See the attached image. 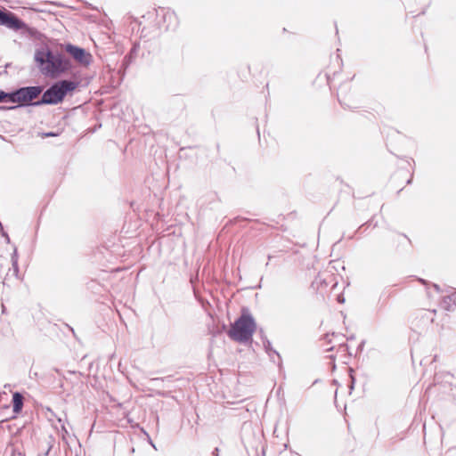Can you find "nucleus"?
<instances>
[{
	"mask_svg": "<svg viewBox=\"0 0 456 456\" xmlns=\"http://www.w3.org/2000/svg\"><path fill=\"white\" fill-rule=\"evenodd\" d=\"M263 345H264L265 352L267 353V354L269 355L271 360L273 362H275L274 356H276L278 358V360H279V365H281V355H280V354L276 350H274L273 348L272 343L268 339H265L263 341Z\"/></svg>",
	"mask_w": 456,
	"mask_h": 456,
	"instance_id": "obj_12",
	"label": "nucleus"
},
{
	"mask_svg": "<svg viewBox=\"0 0 456 456\" xmlns=\"http://www.w3.org/2000/svg\"><path fill=\"white\" fill-rule=\"evenodd\" d=\"M1 232H2V236L4 237L6 241L9 243L10 242V238H9V235L7 234V232H5L4 230L1 231Z\"/></svg>",
	"mask_w": 456,
	"mask_h": 456,
	"instance_id": "obj_20",
	"label": "nucleus"
},
{
	"mask_svg": "<svg viewBox=\"0 0 456 456\" xmlns=\"http://www.w3.org/2000/svg\"><path fill=\"white\" fill-rule=\"evenodd\" d=\"M62 429L67 433V430L64 426H62Z\"/></svg>",
	"mask_w": 456,
	"mask_h": 456,
	"instance_id": "obj_24",
	"label": "nucleus"
},
{
	"mask_svg": "<svg viewBox=\"0 0 456 456\" xmlns=\"http://www.w3.org/2000/svg\"><path fill=\"white\" fill-rule=\"evenodd\" d=\"M159 381H163V379L162 378H154V379H151V383H153V384L158 383Z\"/></svg>",
	"mask_w": 456,
	"mask_h": 456,
	"instance_id": "obj_21",
	"label": "nucleus"
},
{
	"mask_svg": "<svg viewBox=\"0 0 456 456\" xmlns=\"http://www.w3.org/2000/svg\"><path fill=\"white\" fill-rule=\"evenodd\" d=\"M441 306L449 312H452L456 308V290L443 297Z\"/></svg>",
	"mask_w": 456,
	"mask_h": 456,
	"instance_id": "obj_10",
	"label": "nucleus"
},
{
	"mask_svg": "<svg viewBox=\"0 0 456 456\" xmlns=\"http://www.w3.org/2000/svg\"><path fill=\"white\" fill-rule=\"evenodd\" d=\"M10 92L0 90V102H10Z\"/></svg>",
	"mask_w": 456,
	"mask_h": 456,
	"instance_id": "obj_15",
	"label": "nucleus"
},
{
	"mask_svg": "<svg viewBox=\"0 0 456 456\" xmlns=\"http://www.w3.org/2000/svg\"><path fill=\"white\" fill-rule=\"evenodd\" d=\"M156 17L159 29L175 30L179 25V20L176 13L166 8L156 10Z\"/></svg>",
	"mask_w": 456,
	"mask_h": 456,
	"instance_id": "obj_5",
	"label": "nucleus"
},
{
	"mask_svg": "<svg viewBox=\"0 0 456 456\" xmlns=\"http://www.w3.org/2000/svg\"><path fill=\"white\" fill-rule=\"evenodd\" d=\"M134 59L133 55L127 54L123 59V64L124 66L127 67Z\"/></svg>",
	"mask_w": 456,
	"mask_h": 456,
	"instance_id": "obj_17",
	"label": "nucleus"
},
{
	"mask_svg": "<svg viewBox=\"0 0 456 456\" xmlns=\"http://www.w3.org/2000/svg\"><path fill=\"white\" fill-rule=\"evenodd\" d=\"M418 281L421 284H423V285H425L427 287V293H428V296H430V291H429L430 287H432L437 293H439L441 291V289H440L439 285L436 284V283H430V282H428V281H426V280H424L422 278H419Z\"/></svg>",
	"mask_w": 456,
	"mask_h": 456,
	"instance_id": "obj_13",
	"label": "nucleus"
},
{
	"mask_svg": "<svg viewBox=\"0 0 456 456\" xmlns=\"http://www.w3.org/2000/svg\"><path fill=\"white\" fill-rule=\"evenodd\" d=\"M12 269H13V272L15 273V275L18 274L19 273V265H18V252H17V248H14L13 249V253L12 254Z\"/></svg>",
	"mask_w": 456,
	"mask_h": 456,
	"instance_id": "obj_14",
	"label": "nucleus"
},
{
	"mask_svg": "<svg viewBox=\"0 0 456 456\" xmlns=\"http://www.w3.org/2000/svg\"><path fill=\"white\" fill-rule=\"evenodd\" d=\"M64 50L69 53L76 61L84 66H88L92 61V55L84 48L74 45L72 44H66Z\"/></svg>",
	"mask_w": 456,
	"mask_h": 456,
	"instance_id": "obj_8",
	"label": "nucleus"
},
{
	"mask_svg": "<svg viewBox=\"0 0 456 456\" xmlns=\"http://www.w3.org/2000/svg\"><path fill=\"white\" fill-rule=\"evenodd\" d=\"M52 447H53L52 441H49L47 443V445H46V448L45 449V451L43 452L39 453L37 456H48L50 451L52 450Z\"/></svg>",
	"mask_w": 456,
	"mask_h": 456,
	"instance_id": "obj_16",
	"label": "nucleus"
},
{
	"mask_svg": "<svg viewBox=\"0 0 456 456\" xmlns=\"http://www.w3.org/2000/svg\"><path fill=\"white\" fill-rule=\"evenodd\" d=\"M35 61L42 69L52 77L69 71L72 68L71 61L61 53H54L50 49H37L35 53Z\"/></svg>",
	"mask_w": 456,
	"mask_h": 456,
	"instance_id": "obj_1",
	"label": "nucleus"
},
{
	"mask_svg": "<svg viewBox=\"0 0 456 456\" xmlns=\"http://www.w3.org/2000/svg\"><path fill=\"white\" fill-rule=\"evenodd\" d=\"M138 50H139V45L135 43V44H134V45L131 48V50H130L128 54L133 55L135 58Z\"/></svg>",
	"mask_w": 456,
	"mask_h": 456,
	"instance_id": "obj_18",
	"label": "nucleus"
},
{
	"mask_svg": "<svg viewBox=\"0 0 456 456\" xmlns=\"http://www.w3.org/2000/svg\"><path fill=\"white\" fill-rule=\"evenodd\" d=\"M347 85L341 86L338 92V100L344 108H356L354 99L347 95Z\"/></svg>",
	"mask_w": 456,
	"mask_h": 456,
	"instance_id": "obj_9",
	"label": "nucleus"
},
{
	"mask_svg": "<svg viewBox=\"0 0 456 456\" xmlns=\"http://www.w3.org/2000/svg\"><path fill=\"white\" fill-rule=\"evenodd\" d=\"M79 86V82L62 79L52 84L42 94L40 100L35 102L36 106L45 104L56 105L61 103L69 93L73 92Z\"/></svg>",
	"mask_w": 456,
	"mask_h": 456,
	"instance_id": "obj_2",
	"label": "nucleus"
},
{
	"mask_svg": "<svg viewBox=\"0 0 456 456\" xmlns=\"http://www.w3.org/2000/svg\"><path fill=\"white\" fill-rule=\"evenodd\" d=\"M436 313V310L422 309L419 311L411 321V330L418 333L427 330L433 323Z\"/></svg>",
	"mask_w": 456,
	"mask_h": 456,
	"instance_id": "obj_6",
	"label": "nucleus"
},
{
	"mask_svg": "<svg viewBox=\"0 0 456 456\" xmlns=\"http://www.w3.org/2000/svg\"><path fill=\"white\" fill-rule=\"evenodd\" d=\"M23 395L20 392L12 394V411L14 413H20L23 407Z\"/></svg>",
	"mask_w": 456,
	"mask_h": 456,
	"instance_id": "obj_11",
	"label": "nucleus"
},
{
	"mask_svg": "<svg viewBox=\"0 0 456 456\" xmlns=\"http://www.w3.org/2000/svg\"><path fill=\"white\" fill-rule=\"evenodd\" d=\"M0 25L5 26L13 30L23 29L27 27L26 23L18 18L13 12L0 9Z\"/></svg>",
	"mask_w": 456,
	"mask_h": 456,
	"instance_id": "obj_7",
	"label": "nucleus"
},
{
	"mask_svg": "<svg viewBox=\"0 0 456 456\" xmlns=\"http://www.w3.org/2000/svg\"><path fill=\"white\" fill-rule=\"evenodd\" d=\"M58 134L57 133H54V132H49V133H45L43 134V137H51V136H57Z\"/></svg>",
	"mask_w": 456,
	"mask_h": 456,
	"instance_id": "obj_19",
	"label": "nucleus"
},
{
	"mask_svg": "<svg viewBox=\"0 0 456 456\" xmlns=\"http://www.w3.org/2000/svg\"><path fill=\"white\" fill-rule=\"evenodd\" d=\"M256 323L248 309H242L240 316L232 324L228 336L234 341L245 343L252 339Z\"/></svg>",
	"mask_w": 456,
	"mask_h": 456,
	"instance_id": "obj_3",
	"label": "nucleus"
},
{
	"mask_svg": "<svg viewBox=\"0 0 456 456\" xmlns=\"http://www.w3.org/2000/svg\"><path fill=\"white\" fill-rule=\"evenodd\" d=\"M351 378V384L349 386V388L352 390L354 388V377L353 375L350 376Z\"/></svg>",
	"mask_w": 456,
	"mask_h": 456,
	"instance_id": "obj_22",
	"label": "nucleus"
},
{
	"mask_svg": "<svg viewBox=\"0 0 456 456\" xmlns=\"http://www.w3.org/2000/svg\"><path fill=\"white\" fill-rule=\"evenodd\" d=\"M411 182V178H410L407 182V183H410Z\"/></svg>",
	"mask_w": 456,
	"mask_h": 456,
	"instance_id": "obj_25",
	"label": "nucleus"
},
{
	"mask_svg": "<svg viewBox=\"0 0 456 456\" xmlns=\"http://www.w3.org/2000/svg\"><path fill=\"white\" fill-rule=\"evenodd\" d=\"M212 454H213V456H219V449L215 448Z\"/></svg>",
	"mask_w": 456,
	"mask_h": 456,
	"instance_id": "obj_23",
	"label": "nucleus"
},
{
	"mask_svg": "<svg viewBox=\"0 0 456 456\" xmlns=\"http://www.w3.org/2000/svg\"><path fill=\"white\" fill-rule=\"evenodd\" d=\"M42 86H22L10 92V102L17 103L13 106L1 107L3 110H13L19 107L36 106V100L43 93Z\"/></svg>",
	"mask_w": 456,
	"mask_h": 456,
	"instance_id": "obj_4",
	"label": "nucleus"
}]
</instances>
